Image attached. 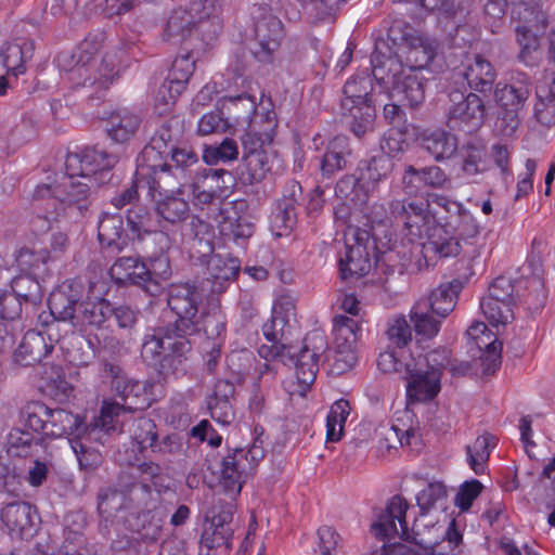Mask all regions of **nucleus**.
Wrapping results in <instances>:
<instances>
[{
  "mask_svg": "<svg viewBox=\"0 0 555 555\" xmlns=\"http://www.w3.org/2000/svg\"><path fill=\"white\" fill-rule=\"evenodd\" d=\"M140 124L139 115L126 108L118 109L107 119V134L115 142L124 143L137 132Z\"/></svg>",
  "mask_w": 555,
  "mask_h": 555,
  "instance_id": "nucleus-38",
  "label": "nucleus"
},
{
  "mask_svg": "<svg viewBox=\"0 0 555 555\" xmlns=\"http://www.w3.org/2000/svg\"><path fill=\"white\" fill-rule=\"evenodd\" d=\"M98 237L103 247L112 251H121L128 245L121 216L104 212L99 220Z\"/></svg>",
  "mask_w": 555,
  "mask_h": 555,
  "instance_id": "nucleus-33",
  "label": "nucleus"
},
{
  "mask_svg": "<svg viewBox=\"0 0 555 555\" xmlns=\"http://www.w3.org/2000/svg\"><path fill=\"white\" fill-rule=\"evenodd\" d=\"M238 156V146L232 139H224L217 146H208L205 149L203 158L209 164H218L219 162H230L236 159Z\"/></svg>",
  "mask_w": 555,
  "mask_h": 555,
  "instance_id": "nucleus-61",
  "label": "nucleus"
},
{
  "mask_svg": "<svg viewBox=\"0 0 555 555\" xmlns=\"http://www.w3.org/2000/svg\"><path fill=\"white\" fill-rule=\"evenodd\" d=\"M222 30V20L219 14L201 13L196 17V33L206 44L214 42Z\"/></svg>",
  "mask_w": 555,
  "mask_h": 555,
  "instance_id": "nucleus-58",
  "label": "nucleus"
},
{
  "mask_svg": "<svg viewBox=\"0 0 555 555\" xmlns=\"http://www.w3.org/2000/svg\"><path fill=\"white\" fill-rule=\"evenodd\" d=\"M459 79L465 80L470 90L485 95L492 91L496 72L488 60L481 55H475L462 70L453 74V81L459 82Z\"/></svg>",
  "mask_w": 555,
  "mask_h": 555,
  "instance_id": "nucleus-26",
  "label": "nucleus"
},
{
  "mask_svg": "<svg viewBox=\"0 0 555 555\" xmlns=\"http://www.w3.org/2000/svg\"><path fill=\"white\" fill-rule=\"evenodd\" d=\"M269 158L270 155L268 151L243 154L245 171H243L242 175H247L246 180L249 183L260 182L266 177L267 172L270 171Z\"/></svg>",
  "mask_w": 555,
  "mask_h": 555,
  "instance_id": "nucleus-54",
  "label": "nucleus"
},
{
  "mask_svg": "<svg viewBox=\"0 0 555 555\" xmlns=\"http://www.w3.org/2000/svg\"><path fill=\"white\" fill-rule=\"evenodd\" d=\"M232 529H220L216 525L203 524L198 555H215L219 548L229 552L232 548Z\"/></svg>",
  "mask_w": 555,
  "mask_h": 555,
  "instance_id": "nucleus-40",
  "label": "nucleus"
},
{
  "mask_svg": "<svg viewBox=\"0 0 555 555\" xmlns=\"http://www.w3.org/2000/svg\"><path fill=\"white\" fill-rule=\"evenodd\" d=\"M487 117L483 98L475 92H467L463 82L453 81L449 91L447 126L451 130L472 132L480 128Z\"/></svg>",
  "mask_w": 555,
  "mask_h": 555,
  "instance_id": "nucleus-7",
  "label": "nucleus"
},
{
  "mask_svg": "<svg viewBox=\"0 0 555 555\" xmlns=\"http://www.w3.org/2000/svg\"><path fill=\"white\" fill-rule=\"evenodd\" d=\"M425 248L440 258L455 257L462 251V244L454 234L450 235L446 230L443 234L429 241Z\"/></svg>",
  "mask_w": 555,
  "mask_h": 555,
  "instance_id": "nucleus-59",
  "label": "nucleus"
},
{
  "mask_svg": "<svg viewBox=\"0 0 555 555\" xmlns=\"http://www.w3.org/2000/svg\"><path fill=\"white\" fill-rule=\"evenodd\" d=\"M535 93L534 116L541 125L550 127L555 122V77L547 86L538 87Z\"/></svg>",
  "mask_w": 555,
  "mask_h": 555,
  "instance_id": "nucleus-44",
  "label": "nucleus"
},
{
  "mask_svg": "<svg viewBox=\"0 0 555 555\" xmlns=\"http://www.w3.org/2000/svg\"><path fill=\"white\" fill-rule=\"evenodd\" d=\"M245 207L244 201L222 203L217 221L223 237L237 242L253 235L254 223L247 216L241 215Z\"/></svg>",
  "mask_w": 555,
  "mask_h": 555,
  "instance_id": "nucleus-23",
  "label": "nucleus"
},
{
  "mask_svg": "<svg viewBox=\"0 0 555 555\" xmlns=\"http://www.w3.org/2000/svg\"><path fill=\"white\" fill-rule=\"evenodd\" d=\"M104 41L103 33L88 35L77 47L75 53H60L57 62L69 72L70 79L78 86L95 87L96 92L106 90L118 74L112 59L104 57L98 67L93 66L94 56Z\"/></svg>",
  "mask_w": 555,
  "mask_h": 555,
  "instance_id": "nucleus-4",
  "label": "nucleus"
},
{
  "mask_svg": "<svg viewBox=\"0 0 555 555\" xmlns=\"http://www.w3.org/2000/svg\"><path fill=\"white\" fill-rule=\"evenodd\" d=\"M376 433L380 450L386 449L390 451L391 449H397L398 444L401 447H412L418 440L414 428L402 430L397 425H380Z\"/></svg>",
  "mask_w": 555,
  "mask_h": 555,
  "instance_id": "nucleus-42",
  "label": "nucleus"
},
{
  "mask_svg": "<svg viewBox=\"0 0 555 555\" xmlns=\"http://www.w3.org/2000/svg\"><path fill=\"white\" fill-rule=\"evenodd\" d=\"M408 503L403 498L395 495L378 519L371 526V532L380 540H391L396 537L406 540L409 538L405 514Z\"/></svg>",
  "mask_w": 555,
  "mask_h": 555,
  "instance_id": "nucleus-19",
  "label": "nucleus"
},
{
  "mask_svg": "<svg viewBox=\"0 0 555 555\" xmlns=\"http://www.w3.org/2000/svg\"><path fill=\"white\" fill-rule=\"evenodd\" d=\"M346 253L339 259L341 279L360 278L371 268L369 243L370 233L366 230L348 227L345 232Z\"/></svg>",
  "mask_w": 555,
  "mask_h": 555,
  "instance_id": "nucleus-12",
  "label": "nucleus"
},
{
  "mask_svg": "<svg viewBox=\"0 0 555 555\" xmlns=\"http://www.w3.org/2000/svg\"><path fill=\"white\" fill-rule=\"evenodd\" d=\"M35 42L31 39H16L1 50L2 64L9 74L17 77L25 73V64L33 59Z\"/></svg>",
  "mask_w": 555,
  "mask_h": 555,
  "instance_id": "nucleus-34",
  "label": "nucleus"
},
{
  "mask_svg": "<svg viewBox=\"0 0 555 555\" xmlns=\"http://www.w3.org/2000/svg\"><path fill=\"white\" fill-rule=\"evenodd\" d=\"M461 289L462 283L459 280L442 283L418 302L427 304L437 315L446 319L454 310Z\"/></svg>",
  "mask_w": 555,
  "mask_h": 555,
  "instance_id": "nucleus-35",
  "label": "nucleus"
},
{
  "mask_svg": "<svg viewBox=\"0 0 555 555\" xmlns=\"http://www.w3.org/2000/svg\"><path fill=\"white\" fill-rule=\"evenodd\" d=\"M513 305L509 301L482 298L480 308L486 319L493 325L507 324L514 319Z\"/></svg>",
  "mask_w": 555,
  "mask_h": 555,
  "instance_id": "nucleus-55",
  "label": "nucleus"
},
{
  "mask_svg": "<svg viewBox=\"0 0 555 555\" xmlns=\"http://www.w3.org/2000/svg\"><path fill=\"white\" fill-rule=\"evenodd\" d=\"M204 178L205 184L218 182L219 179H222V184L217 183L216 188L210 185L208 189H201L198 185H193V195L196 203L199 205H208L211 204L216 198L227 196L228 192L233 185L232 173L224 169L210 168L205 172Z\"/></svg>",
  "mask_w": 555,
  "mask_h": 555,
  "instance_id": "nucleus-36",
  "label": "nucleus"
},
{
  "mask_svg": "<svg viewBox=\"0 0 555 555\" xmlns=\"http://www.w3.org/2000/svg\"><path fill=\"white\" fill-rule=\"evenodd\" d=\"M101 429L100 418L92 425H87L83 418L64 409H50L47 437L60 438L63 436L73 437V439H87Z\"/></svg>",
  "mask_w": 555,
  "mask_h": 555,
  "instance_id": "nucleus-18",
  "label": "nucleus"
},
{
  "mask_svg": "<svg viewBox=\"0 0 555 555\" xmlns=\"http://www.w3.org/2000/svg\"><path fill=\"white\" fill-rule=\"evenodd\" d=\"M11 291L26 304L38 305L42 300V288L30 274L20 275L11 281Z\"/></svg>",
  "mask_w": 555,
  "mask_h": 555,
  "instance_id": "nucleus-51",
  "label": "nucleus"
},
{
  "mask_svg": "<svg viewBox=\"0 0 555 555\" xmlns=\"http://www.w3.org/2000/svg\"><path fill=\"white\" fill-rule=\"evenodd\" d=\"M119 397L124 399L125 404L109 403L105 404L101 410V430L106 434L115 430V423L118 422L119 415L126 410L139 411L150 405V398L145 392V384L138 380L132 379L128 386H125Z\"/></svg>",
  "mask_w": 555,
  "mask_h": 555,
  "instance_id": "nucleus-16",
  "label": "nucleus"
},
{
  "mask_svg": "<svg viewBox=\"0 0 555 555\" xmlns=\"http://www.w3.org/2000/svg\"><path fill=\"white\" fill-rule=\"evenodd\" d=\"M522 22L516 27V40L520 47L519 59L528 63L533 51L540 47V37L547 25V16L541 11L524 8Z\"/></svg>",
  "mask_w": 555,
  "mask_h": 555,
  "instance_id": "nucleus-22",
  "label": "nucleus"
},
{
  "mask_svg": "<svg viewBox=\"0 0 555 555\" xmlns=\"http://www.w3.org/2000/svg\"><path fill=\"white\" fill-rule=\"evenodd\" d=\"M203 292L190 283L169 287L167 304L177 319L170 325L154 328L141 346V359L164 379L173 375L192 349L190 336L203 331L207 341H221L225 331L220 311H199Z\"/></svg>",
  "mask_w": 555,
  "mask_h": 555,
  "instance_id": "nucleus-1",
  "label": "nucleus"
},
{
  "mask_svg": "<svg viewBox=\"0 0 555 555\" xmlns=\"http://www.w3.org/2000/svg\"><path fill=\"white\" fill-rule=\"evenodd\" d=\"M50 408L41 401H29L20 411L21 422L25 427L46 436Z\"/></svg>",
  "mask_w": 555,
  "mask_h": 555,
  "instance_id": "nucleus-48",
  "label": "nucleus"
},
{
  "mask_svg": "<svg viewBox=\"0 0 555 555\" xmlns=\"http://www.w3.org/2000/svg\"><path fill=\"white\" fill-rule=\"evenodd\" d=\"M242 488H222L212 499L211 505L206 509L204 522L216 525L220 529L235 531L234 513L236 505L233 503L241 494Z\"/></svg>",
  "mask_w": 555,
  "mask_h": 555,
  "instance_id": "nucleus-27",
  "label": "nucleus"
},
{
  "mask_svg": "<svg viewBox=\"0 0 555 555\" xmlns=\"http://www.w3.org/2000/svg\"><path fill=\"white\" fill-rule=\"evenodd\" d=\"M130 475L138 479L140 486H147V482H152L153 486H164L169 479L168 473L153 462L131 467Z\"/></svg>",
  "mask_w": 555,
  "mask_h": 555,
  "instance_id": "nucleus-57",
  "label": "nucleus"
},
{
  "mask_svg": "<svg viewBox=\"0 0 555 555\" xmlns=\"http://www.w3.org/2000/svg\"><path fill=\"white\" fill-rule=\"evenodd\" d=\"M128 488H104L99 493L98 511L101 517L99 527L104 535L111 533L112 528H116L120 522H126L129 515L126 509L129 504Z\"/></svg>",
  "mask_w": 555,
  "mask_h": 555,
  "instance_id": "nucleus-20",
  "label": "nucleus"
},
{
  "mask_svg": "<svg viewBox=\"0 0 555 555\" xmlns=\"http://www.w3.org/2000/svg\"><path fill=\"white\" fill-rule=\"evenodd\" d=\"M263 441L257 437L246 451L235 448L222 462V477L224 486H244L254 475L257 463L264 457Z\"/></svg>",
  "mask_w": 555,
  "mask_h": 555,
  "instance_id": "nucleus-13",
  "label": "nucleus"
},
{
  "mask_svg": "<svg viewBox=\"0 0 555 555\" xmlns=\"http://www.w3.org/2000/svg\"><path fill=\"white\" fill-rule=\"evenodd\" d=\"M207 270L211 280V292H221L224 283L236 278L240 271V261L236 258H223L220 255H214L207 262Z\"/></svg>",
  "mask_w": 555,
  "mask_h": 555,
  "instance_id": "nucleus-39",
  "label": "nucleus"
},
{
  "mask_svg": "<svg viewBox=\"0 0 555 555\" xmlns=\"http://www.w3.org/2000/svg\"><path fill=\"white\" fill-rule=\"evenodd\" d=\"M81 152L88 181H92V176L99 172L103 173L111 170L119 159L117 155L108 154L96 147H86Z\"/></svg>",
  "mask_w": 555,
  "mask_h": 555,
  "instance_id": "nucleus-45",
  "label": "nucleus"
},
{
  "mask_svg": "<svg viewBox=\"0 0 555 555\" xmlns=\"http://www.w3.org/2000/svg\"><path fill=\"white\" fill-rule=\"evenodd\" d=\"M278 127L276 114L267 111L262 115H256L251 120L250 128L242 137L243 154L259 153L268 151L273 141Z\"/></svg>",
  "mask_w": 555,
  "mask_h": 555,
  "instance_id": "nucleus-25",
  "label": "nucleus"
},
{
  "mask_svg": "<svg viewBox=\"0 0 555 555\" xmlns=\"http://www.w3.org/2000/svg\"><path fill=\"white\" fill-rule=\"evenodd\" d=\"M100 377L103 383H107L111 385L112 389L118 395H121V390L125 386L132 380L127 377L122 369L114 363L104 361L101 364L100 369Z\"/></svg>",
  "mask_w": 555,
  "mask_h": 555,
  "instance_id": "nucleus-64",
  "label": "nucleus"
},
{
  "mask_svg": "<svg viewBox=\"0 0 555 555\" xmlns=\"http://www.w3.org/2000/svg\"><path fill=\"white\" fill-rule=\"evenodd\" d=\"M387 40L391 54L401 61L402 68L422 73V70L433 61L436 55V48L427 39L413 34H401L400 25H393L389 28Z\"/></svg>",
  "mask_w": 555,
  "mask_h": 555,
  "instance_id": "nucleus-8",
  "label": "nucleus"
},
{
  "mask_svg": "<svg viewBox=\"0 0 555 555\" xmlns=\"http://www.w3.org/2000/svg\"><path fill=\"white\" fill-rule=\"evenodd\" d=\"M449 363L448 351H433L418 358L414 366L406 365V396L411 401L434 399L440 391L442 369Z\"/></svg>",
  "mask_w": 555,
  "mask_h": 555,
  "instance_id": "nucleus-6",
  "label": "nucleus"
},
{
  "mask_svg": "<svg viewBox=\"0 0 555 555\" xmlns=\"http://www.w3.org/2000/svg\"><path fill=\"white\" fill-rule=\"evenodd\" d=\"M1 519L12 537L27 540L35 534L39 516L29 503L12 502L2 508Z\"/></svg>",
  "mask_w": 555,
  "mask_h": 555,
  "instance_id": "nucleus-24",
  "label": "nucleus"
},
{
  "mask_svg": "<svg viewBox=\"0 0 555 555\" xmlns=\"http://www.w3.org/2000/svg\"><path fill=\"white\" fill-rule=\"evenodd\" d=\"M388 218L396 224H401L410 241L421 237L426 224L427 211L423 202L392 199L389 203Z\"/></svg>",
  "mask_w": 555,
  "mask_h": 555,
  "instance_id": "nucleus-21",
  "label": "nucleus"
},
{
  "mask_svg": "<svg viewBox=\"0 0 555 555\" xmlns=\"http://www.w3.org/2000/svg\"><path fill=\"white\" fill-rule=\"evenodd\" d=\"M171 121H167L152 137L150 143L143 149L138 164L159 162L173 150L177 144V134L171 130Z\"/></svg>",
  "mask_w": 555,
  "mask_h": 555,
  "instance_id": "nucleus-37",
  "label": "nucleus"
},
{
  "mask_svg": "<svg viewBox=\"0 0 555 555\" xmlns=\"http://www.w3.org/2000/svg\"><path fill=\"white\" fill-rule=\"evenodd\" d=\"M104 286V283L90 282L83 300L85 283L77 278L65 280L49 297V310L54 319L49 330L57 322H67L79 332L101 328L111 313L108 300L103 298Z\"/></svg>",
  "mask_w": 555,
  "mask_h": 555,
  "instance_id": "nucleus-2",
  "label": "nucleus"
},
{
  "mask_svg": "<svg viewBox=\"0 0 555 555\" xmlns=\"http://www.w3.org/2000/svg\"><path fill=\"white\" fill-rule=\"evenodd\" d=\"M195 68V60L191 53L178 55L172 62L166 77L168 88H173L176 94H181Z\"/></svg>",
  "mask_w": 555,
  "mask_h": 555,
  "instance_id": "nucleus-43",
  "label": "nucleus"
},
{
  "mask_svg": "<svg viewBox=\"0 0 555 555\" xmlns=\"http://www.w3.org/2000/svg\"><path fill=\"white\" fill-rule=\"evenodd\" d=\"M49 260H51V255L46 248L23 247L16 256V263L20 269L31 274L44 272Z\"/></svg>",
  "mask_w": 555,
  "mask_h": 555,
  "instance_id": "nucleus-50",
  "label": "nucleus"
},
{
  "mask_svg": "<svg viewBox=\"0 0 555 555\" xmlns=\"http://www.w3.org/2000/svg\"><path fill=\"white\" fill-rule=\"evenodd\" d=\"M372 91L373 81L365 72L351 77L344 86L341 115L349 119L350 130L358 138L374 130L376 113Z\"/></svg>",
  "mask_w": 555,
  "mask_h": 555,
  "instance_id": "nucleus-5",
  "label": "nucleus"
},
{
  "mask_svg": "<svg viewBox=\"0 0 555 555\" xmlns=\"http://www.w3.org/2000/svg\"><path fill=\"white\" fill-rule=\"evenodd\" d=\"M387 40H377L371 56L374 79L391 86L390 95L401 105L418 107L425 100V78L420 73L402 68L401 61L393 57Z\"/></svg>",
  "mask_w": 555,
  "mask_h": 555,
  "instance_id": "nucleus-3",
  "label": "nucleus"
},
{
  "mask_svg": "<svg viewBox=\"0 0 555 555\" xmlns=\"http://www.w3.org/2000/svg\"><path fill=\"white\" fill-rule=\"evenodd\" d=\"M352 150L349 139L345 135H336L326 145L320 162L321 175L332 178L336 172L345 169L350 163Z\"/></svg>",
  "mask_w": 555,
  "mask_h": 555,
  "instance_id": "nucleus-30",
  "label": "nucleus"
},
{
  "mask_svg": "<svg viewBox=\"0 0 555 555\" xmlns=\"http://www.w3.org/2000/svg\"><path fill=\"white\" fill-rule=\"evenodd\" d=\"M494 446V437L488 434L479 436L472 446H467V461L475 474L482 475L486 473L490 449Z\"/></svg>",
  "mask_w": 555,
  "mask_h": 555,
  "instance_id": "nucleus-47",
  "label": "nucleus"
},
{
  "mask_svg": "<svg viewBox=\"0 0 555 555\" xmlns=\"http://www.w3.org/2000/svg\"><path fill=\"white\" fill-rule=\"evenodd\" d=\"M386 335L389 341L403 348L412 340V328L404 315H397L389 320Z\"/></svg>",
  "mask_w": 555,
  "mask_h": 555,
  "instance_id": "nucleus-62",
  "label": "nucleus"
},
{
  "mask_svg": "<svg viewBox=\"0 0 555 555\" xmlns=\"http://www.w3.org/2000/svg\"><path fill=\"white\" fill-rule=\"evenodd\" d=\"M255 18L251 53L259 62L270 63L284 37L283 23L266 9H261Z\"/></svg>",
  "mask_w": 555,
  "mask_h": 555,
  "instance_id": "nucleus-14",
  "label": "nucleus"
},
{
  "mask_svg": "<svg viewBox=\"0 0 555 555\" xmlns=\"http://www.w3.org/2000/svg\"><path fill=\"white\" fill-rule=\"evenodd\" d=\"M333 322V334L336 348L333 370L337 374H341L354 365V348L357 340L361 335V327L359 321L347 315H336Z\"/></svg>",
  "mask_w": 555,
  "mask_h": 555,
  "instance_id": "nucleus-15",
  "label": "nucleus"
},
{
  "mask_svg": "<svg viewBox=\"0 0 555 555\" xmlns=\"http://www.w3.org/2000/svg\"><path fill=\"white\" fill-rule=\"evenodd\" d=\"M428 307L427 304L416 301L410 312V319L415 333L424 338L435 337L440 331L441 322L444 319L437 315Z\"/></svg>",
  "mask_w": 555,
  "mask_h": 555,
  "instance_id": "nucleus-41",
  "label": "nucleus"
},
{
  "mask_svg": "<svg viewBox=\"0 0 555 555\" xmlns=\"http://www.w3.org/2000/svg\"><path fill=\"white\" fill-rule=\"evenodd\" d=\"M336 196L360 207L367 203L369 192L354 175H346L336 183Z\"/></svg>",
  "mask_w": 555,
  "mask_h": 555,
  "instance_id": "nucleus-49",
  "label": "nucleus"
},
{
  "mask_svg": "<svg viewBox=\"0 0 555 555\" xmlns=\"http://www.w3.org/2000/svg\"><path fill=\"white\" fill-rule=\"evenodd\" d=\"M198 163V155L189 146H176L163 160L138 164L137 175L140 178H154L156 184H180L186 172Z\"/></svg>",
  "mask_w": 555,
  "mask_h": 555,
  "instance_id": "nucleus-9",
  "label": "nucleus"
},
{
  "mask_svg": "<svg viewBox=\"0 0 555 555\" xmlns=\"http://www.w3.org/2000/svg\"><path fill=\"white\" fill-rule=\"evenodd\" d=\"M164 515L159 509L143 511L137 514H129L126 526L135 532L141 542L153 544L163 534Z\"/></svg>",
  "mask_w": 555,
  "mask_h": 555,
  "instance_id": "nucleus-29",
  "label": "nucleus"
},
{
  "mask_svg": "<svg viewBox=\"0 0 555 555\" xmlns=\"http://www.w3.org/2000/svg\"><path fill=\"white\" fill-rule=\"evenodd\" d=\"M53 343L50 334L47 338L42 332L28 331L14 351V361L22 366L39 363L52 352Z\"/></svg>",
  "mask_w": 555,
  "mask_h": 555,
  "instance_id": "nucleus-28",
  "label": "nucleus"
},
{
  "mask_svg": "<svg viewBox=\"0 0 555 555\" xmlns=\"http://www.w3.org/2000/svg\"><path fill=\"white\" fill-rule=\"evenodd\" d=\"M145 179L151 198L154 203V212L159 219V223L179 225L190 217V204L189 201L183 197V190L181 188L173 190L177 184L160 183L158 186L155 183L156 179Z\"/></svg>",
  "mask_w": 555,
  "mask_h": 555,
  "instance_id": "nucleus-11",
  "label": "nucleus"
},
{
  "mask_svg": "<svg viewBox=\"0 0 555 555\" xmlns=\"http://www.w3.org/2000/svg\"><path fill=\"white\" fill-rule=\"evenodd\" d=\"M457 219L459 221L454 227V235L459 237L460 243L475 245L480 233L476 219L465 210L459 212Z\"/></svg>",
  "mask_w": 555,
  "mask_h": 555,
  "instance_id": "nucleus-60",
  "label": "nucleus"
},
{
  "mask_svg": "<svg viewBox=\"0 0 555 555\" xmlns=\"http://www.w3.org/2000/svg\"><path fill=\"white\" fill-rule=\"evenodd\" d=\"M424 149L436 160L450 158L457 150V139L446 131H435L423 141Z\"/></svg>",
  "mask_w": 555,
  "mask_h": 555,
  "instance_id": "nucleus-46",
  "label": "nucleus"
},
{
  "mask_svg": "<svg viewBox=\"0 0 555 555\" xmlns=\"http://www.w3.org/2000/svg\"><path fill=\"white\" fill-rule=\"evenodd\" d=\"M328 343L326 335L319 331H312L306 335L302 346L298 351L292 349L298 383L304 390L309 388L315 380L321 360H328Z\"/></svg>",
  "mask_w": 555,
  "mask_h": 555,
  "instance_id": "nucleus-10",
  "label": "nucleus"
},
{
  "mask_svg": "<svg viewBox=\"0 0 555 555\" xmlns=\"http://www.w3.org/2000/svg\"><path fill=\"white\" fill-rule=\"evenodd\" d=\"M201 12L193 10V3L188 8L175 9L168 17L163 37L172 43H180L193 35L196 17Z\"/></svg>",
  "mask_w": 555,
  "mask_h": 555,
  "instance_id": "nucleus-32",
  "label": "nucleus"
},
{
  "mask_svg": "<svg viewBox=\"0 0 555 555\" xmlns=\"http://www.w3.org/2000/svg\"><path fill=\"white\" fill-rule=\"evenodd\" d=\"M297 222V207L287 203H279L271 217V227L275 235L283 236L289 233Z\"/></svg>",
  "mask_w": 555,
  "mask_h": 555,
  "instance_id": "nucleus-56",
  "label": "nucleus"
},
{
  "mask_svg": "<svg viewBox=\"0 0 555 555\" xmlns=\"http://www.w3.org/2000/svg\"><path fill=\"white\" fill-rule=\"evenodd\" d=\"M54 199L69 218L85 217L90 206V185L73 177H62L54 184Z\"/></svg>",
  "mask_w": 555,
  "mask_h": 555,
  "instance_id": "nucleus-17",
  "label": "nucleus"
},
{
  "mask_svg": "<svg viewBox=\"0 0 555 555\" xmlns=\"http://www.w3.org/2000/svg\"><path fill=\"white\" fill-rule=\"evenodd\" d=\"M126 219L131 233L138 238L155 231L152 214L144 205L135 204L128 208Z\"/></svg>",
  "mask_w": 555,
  "mask_h": 555,
  "instance_id": "nucleus-52",
  "label": "nucleus"
},
{
  "mask_svg": "<svg viewBox=\"0 0 555 555\" xmlns=\"http://www.w3.org/2000/svg\"><path fill=\"white\" fill-rule=\"evenodd\" d=\"M91 438L92 435L90 438L85 439V441L91 440ZM70 443L81 469L92 470L102 463L101 453L95 449L89 448L83 442V439H70Z\"/></svg>",
  "mask_w": 555,
  "mask_h": 555,
  "instance_id": "nucleus-63",
  "label": "nucleus"
},
{
  "mask_svg": "<svg viewBox=\"0 0 555 555\" xmlns=\"http://www.w3.org/2000/svg\"><path fill=\"white\" fill-rule=\"evenodd\" d=\"M65 348L69 362L77 366L88 365L95 358L92 343L81 335L72 336Z\"/></svg>",
  "mask_w": 555,
  "mask_h": 555,
  "instance_id": "nucleus-53",
  "label": "nucleus"
},
{
  "mask_svg": "<svg viewBox=\"0 0 555 555\" xmlns=\"http://www.w3.org/2000/svg\"><path fill=\"white\" fill-rule=\"evenodd\" d=\"M531 91L532 88L529 79L525 75H519L513 78L509 83L503 86L498 83L494 95L501 108L524 111Z\"/></svg>",
  "mask_w": 555,
  "mask_h": 555,
  "instance_id": "nucleus-31",
  "label": "nucleus"
}]
</instances>
